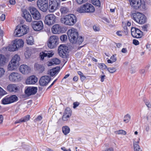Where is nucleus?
<instances>
[{"instance_id":"obj_1","label":"nucleus","mask_w":151,"mask_h":151,"mask_svg":"<svg viewBox=\"0 0 151 151\" xmlns=\"http://www.w3.org/2000/svg\"><path fill=\"white\" fill-rule=\"evenodd\" d=\"M77 21L76 17L73 14H68L61 19V22L66 25L73 26Z\"/></svg>"},{"instance_id":"obj_2","label":"nucleus","mask_w":151,"mask_h":151,"mask_svg":"<svg viewBox=\"0 0 151 151\" xmlns=\"http://www.w3.org/2000/svg\"><path fill=\"white\" fill-rule=\"evenodd\" d=\"M77 11L80 13H93L95 10L93 6L91 4L86 3L83 5L78 7Z\"/></svg>"},{"instance_id":"obj_3","label":"nucleus","mask_w":151,"mask_h":151,"mask_svg":"<svg viewBox=\"0 0 151 151\" xmlns=\"http://www.w3.org/2000/svg\"><path fill=\"white\" fill-rule=\"evenodd\" d=\"M29 31V27L26 25H18L14 30V35L15 36L20 37L26 34Z\"/></svg>"},{"instance_id":"obj_4","label":"nucleus","mask_w":151,"mask_h":151,"mask_svg":"<svg viewBox=\"0 0 151 151\" xmlns=\"http://www.w3.org/2000/svg\"><path fill=\"white\" fill-rule=\"evenodd\" d=\"M68 35L70 42L73 44H76V39L78 38V32L76 29L72 28L68 30Z\"/></svg>"},{"instance_id":"obj_5","label":"nucleus","mask_w":151,"mask_h":151,"mask_svg":"<svg viewBox=\"0 0 151 151\" xmlns=\"http://www.w3.org/2000/svg\"><path fill=\"white\" fill-rule=\"evenodd\" d=\"M132 16L134 21L140 24H143L146 22V17L141 13H134L132 14Z\"/></svg>"},{"instance_id":"obj_6","label":"nucleus","mask_w":151,"mask_h":151,"mask_svg":"<svg viewBox=\"0 0 151 151\" xmlns=\"http://www.w3.org/2000/svg\"><path fill=\"white\" fill-rule=\"evenodd\" d=\"M131 7L134 9H138L141 7L143 9H145V4L144 1L142 2L141 0H129Z\"/></svg>"},{"instance_id":"obj_7","label":"nucleus","mask_w":151,"mask_h":151,"mask_svg":"<svg viewBox=\"0 0 151 151\" xmlns=\"http://www.w3.org/2000/svg\"><path fill=\"white\" fill-rule=\"evenodd\" d=\"M58 37L56 35L50 36L48 40L47 45L50 48L55 47L58 44Z\"/></svg>"},{"instance_id":"obj_8","label":"nucleus","mask_w":151,"mask_h":151,"mask_svg":"<svg viewBox=\"0 0 151 151\" xmlns=\"http://www.w3.org/2000/svg\"><path fill=\"white\" fill-rule=\"evenodd\" d=\"M56 16L54 14H48L45 16V23L48 26L54 24L56 21Z\"/></svg>"},{"instance_id":"obj_9","label":"nucleus","mask_w":151,"mask_h":151,"mask_svg":"<svg viewBox=\"0 0 151 151\" xmlns=\"http://www.w3.org/2000/svg\"><path fill=\"white\" fill-rule=\"evenodd\" d=\"M18 98L15 95L10 96H7L1 100L3 104H7L13 103L17 100Z\"/></svg>"},{"instance_id":"obj_10","label":"nucleus","mask_w":151,"mask_h":151,"mask_svg":"<svg viewBox=\"0 0 151 151\" xmlns=\"http://www.w3.org/2000/svg\"><path fill=\"white\" fill-rule=\"evenodd\" d=\"M31 25L34 30L37 31L41 30L43 28V23L40 20L32 21L31 23Z\"/></svg>"},{"instance_id":"obj_11","label":"nucleus","mask_w":151,"mask_h":151,"mask_svg":"<svg viewBox=\"0 0 151 151\" xmlns=\"http://www.w3.org/2000/svg\"><path fill=\"white\" fill-rule=\"evenodd\" d=\"M29 10L34 19L38 20L41 19V15L36 8L33 7H30L29 8Z\"/></svg>"},{"instance_id":"obj_12","label":"nucleus","mask_w":151,"mask_h":151,"mask_svg":"<svg viewBox=\"0 0 151 151\" xmlns=\"http://www.w3.org/2000/svg\"><path fill=\"white\" fill-rule=\"evenodd\" d=\"M131 35L134 38H141L143 35V32L139 29L132 27L131 29Z\"/></svg>"},{"instance_id":"obj_13","label":"nucleus","mask_w":151,"mask_h":151,"mask_svg":"<svg viewBox=\"0 0 151 151\" xmlns=\"http://www.w3.org/2000/svg\"><path fill=\"white\" fill-rule=\"evenodd\" d=\"M71 115V111L70 108L67 107L65 110L62 116V120L64 121H67L70 119Z\"/></svg>"},{"instance_id":"obj_14","label":"nucleus","mask_w":151,"mask_h":151,"mask_svg":"<svg viewBox=\"0 0 151 151\" xmlns=\"http://www.w3.org/2000/svg\"><path fill=\"white\" fill-rule=\"evenodd\" d=\"M63 28L60 24H57L53 25L51 28V32L54 34H59L62 33Z\"/></svg>"},{"instance_id":"obj_15","label":"nucleus","mask_w":151,"mask_h":151,"mask_svg":"<svg viewBox=\"0 0 151 151\" xmlns=\"http://www.w3.org/2000/svg\"><path fill=\"white\" fill-rule=\"evenodd\" d=\"M20 75L17 73H12L9 76V79L10 81L12 82L17 81L20 80Z\"/></svg>"},{"instance_id":"obj_16","label":"nucleus","mask_w":151,"mask_h":151,"mask_svg":"<svg viewBox=\"0 0 151 151\" xmlns=\"http://www.w3.org/2000/svg\"><path fill=\"white\" fill-rule=\"evenodd\" d=\"M68 50L67 47L63 45H60L58 48V53L59 55L62 57L65 56Z\"/></svg>"},{"instance_id":"obj_17","label":"nucleus","mask_w":151,"mask_h":151,"mask_svg":"<svg viewBox=\"0 0 151 151\" xmlns=\"http://www.w3.org/2000/svg\"><path fill=\"white\" fill-rule=\"evenodd\" d=\"M50 80V78L49 76H44L40 78L39 81V83L41 86H45L48 83Z\"/></svg>"},{"instance_id":"obj_18","label":"nucleus","mask_w":151,"mask_h":151,"mask_svg":"<svg viewBox=\"0 0 151 151\" xmlns=\"http://www.w3.org/2000/svg\"><path fill=\"white\" fill-rule=\"evenodd\" d=\"M54 53L52 50L47 51L45 50L44 52H41L40 54V56L41 60H43L44 58L47 57L48 58L52 57Z\"/></svg>"},{"instance_id":"obj_19","label":"nucleus","mask_w":151,"mask_h":151,"mask_svg":"<svg viewBox=\"0 0 151 151\" xmlns=\"http://www.w3.org/2000/svg\"><path fill=\"white\" fill-rule=\"evenodd\" d=\"M7 89L9 91L15 93L19 90L18 87L15 84H10L7 87Z\"/></svg>"},{"instance_id":"obj_20","label":"nucleus","mask_w":151,"mask_h":151,"mask_svg":"<svg viewBox=\"0 0 151 151\" xmlns=\"http://www.w3.org/2000/svg\"><path fill=\"white\" fill-rule=\"evenodd\" d=\"M19 71L23 74H27L30 72V68L25 65H21L19 67Z\"/></svg>"},{"instance_id":"obj_21","label":"nucleus","mask_w":151,"mask_h":151,"mask_svg":"<svg viewBox=\"0 0 151 151\" xmlns=\"http://www.w3.org/2000/svg\"><path fill=\"white\" fill-rule=\"evenodd\" d=\"M22 16L27 22H30L32 21V19L31 14L26 9L23 11Z\"/></svg>"},{"instance_id":"obj_22","label":"nucleus","mask_w":151,"mask_h":151,"mask_svg":"<svg viewBox=\"0 0 151 151\" xmlns=\"http://www.w3.org/2000/svg\"><path fill=\"white\" fill-rule=\"evenodd\" d=\"M34 68L35 70L39 73H42L45 69V66L43 65L39 64L37 63L35 64Z\"/></svg>"},{"instance_id":"obj_23","label":"nucleus","mask_w":151,"mask_h":151,"mask_svg":"<svg viewBox=\"0 0 151 151\" xmlns=\"http://www.w3.org/2000/svg\"><path fill=\"white\" fill-rule=\"evenodd\" d=\"M37 81V79L35 76H31L27 79L26 83L27 84H34Z\"/></svg>"},{"instance_id":"obj_24","label":"nucleus","mask_w":151,"mask_h":151,"mask_svg":"<svg viewBox=\"0 0 151 151\" xmlns=\"http://www.w3.org/2000/svg\"><path fill=\"white\" fill-rule=\"evenodd\" d=\"M37 90L36 87H29L25 90V93L28 95L35 94L36 93Z\"/></svg>"},{"instance_id":"obj_25","label":"nucleus","mask_w":151,"mask_h":151,"mask_svg":"<svg viewBox=\"0 0 151 151\" xmlns=\"http://www.w3.org/2000/svg\"><path fill=\"white\" fill-rule=\"evenodd\" d=\"M3 49L4 50H8L11 51H14L17 50L18 49L16 47L15 44H14V42L13 44L9 45L6 47H4Z\"/></svg>"},{"instance_id":"obj_26","label":"nucleus","mask_w":151,"mask_h":151,"mask_svg":"<svg viewBox=\"0 0 151 151\" xmlns=\"http://www.w3.org/2000/svg\"><path fill=\"white\" fill-rule=\"evenodd\" d=\"M14 44H15V45H16L17 49L22 47L24 44L23 40L21 39L15 40L14 41Z\"/></svg>"},{"instance_id":"obj_27","label":"nucleus","mask_w":151,"mask_h":151,"mask_svg":"<svg viewBox=\"0 0 151 151\" xmlns=\"http://www.w3.org/2000/svg\"><path fill=\"white\" fill-rule=\"evenodd\" d=\"M59 6L49 2L48 9L50 12H54Z\"/></svg>"},{"instance_id":"obj_28","label":"nucleus","mask_w":151,"mask_h":151,"mask_svg":"<svg viewBox=\"0 0 151 151\" xmlns=\"http://www.w3.org/2000/svg\"><path fill=\"white\" fill-rule=\"evenodd\" d=\"M59 6L49 2L48 9L50 12H54Z\"/></svg>"},{"instance_id":"obj_29","label":"nucleus","mask_w":151,"mask_h":151,"mask_svg":"<svg viewBox=\"0 0 151 151\" xmlns=\"http://www.w3.org/2000/svg\"><path fill=\"white\" fill-rule=\"evenodd\" d=\"M60 69V67H57L51 69L49 71L50 74L53 76L56 74L59 71Z\"/></svg>"},{"instance_id":"obj_30","label":"nucleus","mask_w":151,"mask_h":151,"mask_svg":"<svg viewBox=\"0 0 151 151\" xmlns=\"http://www.w3.org/2000/svg\"><path fill=\"white\" fill-rule=\"evenodd\" d=\"M18 65L12 62L11 61L9 63L8 66V69L9 70H12L15 69Z\"/></svg>"},{"instance_id":"obj_31","label":"nucleus","mask_w":151,"mask_h":151,"mask_svg":"<svg viewBox=\"0 0 151 151\" xmlns=\"http://www.w3.org/2000/svg\"><path fill=\"white\" fill-rule=\"evenodd\" d=\"M139 141L137 142H134L133 143L134 148V151H142L140 148L139 146L138 145L139 142L140 138H139Z\"/></svg>"},{"instance_id":"obj_32","label":"nucleus","mask_w":151,"mask_h":151,"mask_svg":"<svg viewBox=\"0 0 151 151\" xmlns=\"http://www.w3.org/2000/svg\"><path fill=\"white\" fill-rule=\"evenodd\" d=\"M20 58L19 56L16 54L12 58V59L11 60L12 62L16 63L18 65L19 62L20 60Z\"/></svg>"},{"instance_id":"obj_33","label":"nucleus","mask_w":151,"mask_h":151,"mask_svg":"<svg viewBox=\"0 0 151 151\" xmlns=\"http://www.w3.org/2000/svg\"><path fill=\"white\" fill-rule=\"evenodd\" d=\"M60 11L62 14H64L68 13L69 12L68 8L66 6H61Z\"/></svg>"},{"instance_id":"obj_34","label":"nucleus","mask_w":151,"mask_h":151,"mask_svg":"<svg viewBox=\"0 0 151 151\" xmlns=\"http://www.w3.org/2000/svg\"><path fill=\"white\" fill-rule=\"evenodd\" d=\"M62 130L63 133L65 135L69 133L70 131V129L66 126L63 127Z\"/></svg>"},{"instance_id":"obj_35","label":"nucleus","mask_w":151,"mask_h":151,"mask_svg":"<svg viewBox=\"0 0 151 151\" xmlns=\"http://www.w3.org/2000/svg\"><path fill=\"white\" fill-rule=\"evenodd\" d=\"M37 4V6L48 4V0H38Z\"/></svg>"},{"instance_id":"obj_36","label":"nucleus","mask_w":151,"mask_h":151,"mask_svg":"<svg viewBox=\"0 0 151 151\" xmlns=\"http://www.w3.org/2000/svg\"><path fill=\"white\" fill-rule=\"evenodd\" d=\"M39 9L43 12H46L47 9L48 4L38 6Z\"/></svg>"},{"instance_id":"obj_37","label":"nucleus","mask_w":151,"mask_h":151,"mask_svg":"<svg viewBox=\"0 0 151 151\" xmlns=\"http://www.w3.org/2000/svg\"><path fill=\"white\" fill-rule=\"evenodd\" d=\"M34 42L33 37L32 36H29L27 37V43L29 45H32L33 44Z\"/></svg>"},{"instance_id":"obj_38","label":"nucleus","mask_w":151,"mask_h":151,"mask_svg":"<svg viewBox=\"0 0 151 151\" xmlns=\"http://www.w3.org/2000/svg\"><path fill=\"white\" fill-rule=\"evenodd\" d=\"M131 119V116L129 114H127L125 115L123 121L125 123H127L129 122Z\"/></svg>"},{"instance_id":"obj_39","label":"nucleus","mask_w":151,"mask_h":151,"mask_svg":"<svg viewBox=\"0 0 151 151\" xmlns=\"http://www.w3.org/2000/svg\"><path fill=\"white\" fill-rule=\"evenodd\" d=\"M6 60L5 56L2 54H0V66L2 65L4 63H5Z\"/></svg>"},{"instance_id":"obj_40","label":"nucleus","mask_w":151,"mask_h":151,"mask_svg":"<svg viewBox=\"0 0 151 151\" xmlns=\"http://www.w3.org/2000/svg\"><path fill=\"white\" fill-rule=\"evenodd\" d=\"M92 4L96 6L100 7L101 6L100 1L99 0H92Z\"/></svg>"},{"instance_id":"obj_41","label":"nucleus","mask_w":151,"mask_h":151,"mask_svg":"<svg viewBox=\"0 0 151 151\" xmlns=\"http://www.w3.org/2000/svg\"><path fill=\"white\" fill-rule=\"evenodd\" d=\"M84 38L82 37H78V38L76 39V43L79 45L81 44L83 41Z\"/></svg>"},{"instance_id":"obj_42","label":"nucleus","mask_w":151,"mask_h":151,"mask_svg":"<svg viewBox=\"0 0 151 151\" xmlns=\"http://www.w3.org/2000/svg\"><path fill=\"white\" fill-rule=\"evenodd\" d=\"M111 60L109 59L107 60V62L108 63H112L113 62H115L116 60V58L115 57L114 55H113L110 58Z\"/></svg>"},{"instance_id":"obj_43","label":"nucleus","mask_w":151,"mask_h":151,"mask_svg":"<svg viewBox=\"0 0 151 151\" xmlns=\"http://www.w3.org/2000/svg\"><path fill=\"white\" fill-rule=\"evenodd\" d=\"M61 0H50L49 2H51L52 3L59 6L60 2Z\"/></svg>"},{"instance_id":"obj_44","label":"nucleus","mask_w":151,"mask_h":151,"mask_svg":"<svg viewBox=\"0 0 151 151\" xmlns=\"http://www.w3.org/2000/svg\"><path fill=\"white\" fill-rule=\"evenodd\" d=\"M52 63L54 64L58 65L60 63V61L58 58H54L52 60Z\"/></svg>"},{"instance_id":"obj_45","label":"nucleus","mask_w":151,"mask_h":151,"mask_svg":"<svg viewBox=\"0 0 151 151\" xmlns=\"http://www.w3.org/2000/svg\"><path fill=\"white\" fill-rule=\"evenodd\" d=\"M115 133L118 134H122L124 135H126L127 134L126 132L123 130H119L115 132Z\"/></svg>"},{"instance_id":"obj_46","label":"nucleus","mask_w":151,"mask_h":151,"mask_svg":"<svg viewBox=\"0 0 151 151\" xmlns=\"http://www.w3.org/2000/svg\"><path fill=\"white\" fill-rule=\"evenodd\" d=\"M143 100L147 106L148 108H150L151 107V104L150 102L145 99H143Z\"/></svg>"},{"instance_id":"obj_47","label":"nucleus","mask_w":151,"mask_h":151,"mask_svg":"<svg viewBox=\"0 0 151 151\" xmlns=\"http://www.w3.org/2000/svg\"><path fill=\"white\" fill-rule=\"evenodd\" d=\"M107 70L108 71L111 73H113L115 72L116 71V69L115 68H107Z\"/></svg>"},{"instance_id":"obj_48","label":"nucleus","mask_w":151,"mask_h":151,"mask_svg":"<svg viewBox=\"0 0 151 151\" xmlns=\"http://www.w3.org/2000/svg\"><path fill=\"white\" fill-rule=\"evenodd\" d=\"M99 67L100 69L102 70L107 68L106 65L103 63H100L99 64Z\"/></svg>"},{"instance_id":"obj_49","label":"nucleus","mask_w":151,"mask_h":151,"mask_svg":"<svg viewBox=\"0 0 151 151\" xmlns=\"http://www.w3.org/2000/svg\"><path fill=\"white\" fill-rule=\"evenodd\" d=\"M31 55V54L29 51H27L24 53L25 58L27 59L29 58Z\"/></svg>"},{"instance_id":"obj_50","label":"nucleus","mask_w":151,"mask_h":151,"mask_svg":"<svg viewBox=\"0 0 151 151\" xmlns=\"http://www.w3.org/2000/svg\"><path fill=\"white\" fill-rule=\"evenodd\" d=\"M30 118V116L29 115H27L24 117L22 118V122H25L29 120Z\"/></svg>"},{"instance_id":"obj_51","label":"nucleus","mask_w":151,"mask_h":151,"mask_svg":"<svg viewBox=\"0 0 151 151\" xmlns=\"http://www.w3.org/2000/svg\"><path fill=\"white\" fill-rule=\"evenodd\" d=\"M67 37L66 35H63L60 37V39L61 41H64L66 40Z\"/></svg>"},{"instance_id":"obj_52","label":"nucleus","mask_w":151,"mask_h":151,"mask_svg":"<svg viewBox=\"0 0 151 151\" xmlns=\"http://www.w3.org/2000/svg\"><path fill=\"white\" fill-rule=\"evenodd\" d=\"M93 29L95 32L99 31L100 30V28L99 26L94 25L93 26Z\"/></svg>"},{"instance_id":"obj_53","label":"nucleus","mask_w":151,"mask_h":151,"mask_svg":"<svg viewBox=\"0 0 151 151\" xmlns=\"http://www.w3.org/2000/svg\"><path fill=\"white\" fill-rule=\"evenodd\" d=\"M6 92L2 88L0 87V96L6 94Z\"/></svg>"},{"instance_id":"obj_54","label":"nucleus","mask_w":151,"mask_h":151,"mask_svg":"<svg viewBox=\"0 0 151 151\" xmlns=\"http://www.w3.org/2000/svg\"><path fill=\"white\" fill-rule=\"evenodd\" d=\"M5 71L4 69L0 68V77L2 76L4 74Z\"/></svg>"},{"instance_id":"obj_55","label":"nucleus","mask_w":151,"mask_h":151,"mask_svg":"<svg viewBox=\"0 0 151 151\" xmlns=\"http://www.w3.org/2000/svg\"><path fill=\"white\" fill-rule=\"evenodd\" d=\"M77 3L79 4H82L86 2V0H76Z\"/></svg>"},{"instance_id":"obj_56","label":"nucleus","mask_w":151,"mask_h":151,"mask_svg":"<svg viewBox=\"0 0 151 151\" xmlns=\"http://www.w3.org/2000/svg\"><path fill=\"white\" fill-rule=\"evenodd\" d=\"M106 76L105 75H101L100 76V78H101V82H103L104 79H105Z\"/></svg>"},{"instance_id":"obj_57","label":"nucleus","mask_w":151,"mask_h":151,"mask_svg":"<svg viewBox=\"0 0 151 151\" xmlns=\"http://www.w3.org/2000/svg\"><path fill=\"white\" fill-rule=\"evenodd\" d=\"M133 43L135 45H137L139 44V42L137 40L135 39L133 40Z\"/></svg>"},{"instance_id":"obj_58","label":"nucleus","mask_w":151,"mask_h":151,"mask_svg":"<svg viewBox=\"0 0 151 151\" xmlns=\"http://www.w3.org/2000/svg\"><path fill=\"white\" fill-rule=\"evenodd\" d=\"M79 104V103L78 102H75L73 103V108L75 109L77 106H78Z\"/></svg>"},{"instance_id":"obj_59","label":"nucleus","mask_w":151,"mask_h":151,"mask_svg":"<svg viewBox=\"0 0 151 151\" xmlns=\"http://www.w3.org/2000/svg\"><path fill=\"white\" fill-rule=\"evenodd\" d=\"M46 64L48 66H51L53 65L52 61H48L46 63Z\"/></svg>"},{"instance_id":"obj_60","label":"nucleus","mask_w":151,"mask_h":151,"mask_svg":"<svg viewBox=\"0 0 151 151\" xmlns=\"http://www.w3.org/2000/svg\"><path fill=\"white\" fill-rule=\"evenodd\" d=\"M5 15L2 14L1 15V16L0 17V19H1L2 21H4L5 20Z\"/></svg>"},{"instance_id":"obj_61","label":"nucleus","mask_w":151,"mask_h":151,"mask_svg":"<svg viewBox=\"0 0 151 151\" xmlns=\"http://www.w3.org/2000/svg\"><path fill=\"white\" fill-rule=\"evenodd\" d=\"M9 2L11 5H14L15 4V0H9Z\"/></svg>"},{"instance_id":"obj_62","label":"nucleus","mask_w":151,"mask_h":151,"mask_svg":"<svg viewBox=\"0 0 151 151\" xmlns=\"http://www.w3.org/2000/svg\"><path fill=\"white\" fill-rule=\"evenodd\" d=\"M22 122H22V119L21 118V119H20L19 120L16 121L14 123L15 124H16L17 123H20Z\"/></svg>"},{"instance_id":"obj_63","label":"nucleus","mask_w":151,"mask_h":151,"mask_svg":"<svg viewBox=\"0 0 151 151\" xmlns=\"http://www.w3.org/2000/svg\"><path fill=\"white\" fill-rule=\"evenodd\" d=\"M122 32L121 31H118L116 32V34L118 35L119 36H121L122 35Z\"/></svg>"},{"instance_id":"obj_64","label":"nucleus","mask_w":151,"mask_h":151,"mask_svg":"<svg viewBox=\"0 0 151 151\" xmlns=\"http://www.w3.org/2000/svg\"><path fill=\"white\" fill-rule=\"evenodd\" d=\"M114 149L113 147H110L109 148L106 149L105 150V151H113Z\"/></svg>"}]
</instances>
